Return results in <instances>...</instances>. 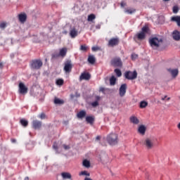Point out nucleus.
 I'll return each instance as SVG.
<instances>
[{
	"instance_id": "nucleus-1",
	"label": "nucleus",
	"mask_w": 180,
	"mask_h": 180,
	"mask_svg": "<svg viewBox=\"0 0 180 180\" xmlns=\"http://www.w3.org/2000/svg\"><path fill=\"white\" fill-rule=\"evenodd\" d=\"M141 143L146 150H153L155 147V140L151 137L146 138Z\"/></svg>"
},
{
	"instance_id": "nucleus-2",
	"label": "nucleus",
	"mask_w": 180,
	"mask_h": 180,
	"mask_svg": "<svg viewBox=\"0 0 180 180\" xmlns=\"http://www.w3.org/2000/svg\"><path fill=\"white\" fill-rule=\"evenodd\" d=\"M107 141L110 146H116L119 143L117 134L111 133L107 136Z\"/></svg>"
},
{
	"instance_id": "nucleus-3",
	"label": "nucleus",
	"mask_w": 180,
	"mask_h": 180,
	"mask_svg": "<svg viewBox=\"0 0 180 180\" xmlns=\"http://www.w3.org/2000/svg\"><path fill=\"white\" fill-rule=\"evenodd\" d=\"M149 44L153 49H158L162 44V39L158 37H152L149 39Z\"/></svg>"
},
{
	"instance_id": "nucleus-4",
	"label": "nucleus",
	"mask_w": 180,
	"mask_h": 180,
	"mask_svg": "<svg viewBox=\"0 0 180 180\" xmlns=\"http://www.w3.org/2000/svg\"><path fill=\"white\" fill-rule=\"evenodd\" d=\"M110 64L112 67H115V68H122L123 67V62H122V59L120 57L113 58L110 60Z\"/></svg>"
},
{
	"instance_id": "nucleus-5",
	"label": "nucleus",
	"mask_w": 180,
	"mask_h": 180,
	"mask_svg": "<svg viewBox=\"0 0 180 180\" xmlns=\"http://www.w3.org/2000/svg\"><path fill=\"white\" fill-rule=\"evenodd\" d=\"M30 65L32 70H40V68L43 67V62L40 59L33 60Z\"/></svg>"
},
{
	"instance_id": "nucleus-6",
	"label": "nucleus",
	"mask_w": 180,
	"mask_h": 180,
	"mask_svg": "<svg viewBox=\"0 0 180 180\" xmlns=\"http://www.w3.org/2000/svg\"><path fill=\"white\" fill-rule=\"evenodd\" d=\"M124 77L126 78V79H136V78H137V72L136 70H134V72H131L130 70L124 72Z\"/></svg>"
},
{
	"instance_id": "nucleus-7",
	"label": "nucleus",
	"mask_w": 180,
	"mask_h": 180,
	"mask_svg": "<svg viewBox=\"0 0 180 180\" xmlns=\"http://www.w3.org/2000/svg\"><path fill=\"white\" fill-rule=\"evenodd\" d=\"M119 43H120V39L117 37H112L110 39L108 43V47H116V46H119Z\"/></svg>"
},
{
	"instance_id": "nucleus-8",
	"label": "nucleus",
	"mask_w": 180,
	"mask_h": 180,
	"mask_svg": "<svg viewBox=\"0 0 180 180\" xmlns=\"http://www.w3.org/2000/svg\"><path fill=\"white\" fill-rule=\"evenodd\" d=\"M127 91V84H122L119 89L120 96H121V98H123V96L126 95Z\"/></svg>"
},
{
	"instance_id": "nucleus-9",
	"label": "nucleus",
	"mask_w": 180,
	"mask_h": 180,
	"mask_svg": "<svg viewBox=\"0 0 180 180\" xmlns=\"http://www.w3.org/2000/svg\"><path fill=\"white\" fill-rule=\"evenodd\" d=\"M18 86L20 94H22V95H25V94H27V87H26L25 84L20 82Z\"/></svg>"
},
{
	"instance_id": "nucleus-10",
	"label": "nucleus",
	"mask_w": 180,
	"mask_h": 180,
	"mask_svg": "<svg viewBox=\"0 0 180 180\" xmlns=\"http://www.w3.org/2000/svg\"><path fill=\"white\" fill-rule=\"evenodd\" d=\"M72 70V64L71 63V60H68L65 63L64 71L65 72H71Z\"/></svg>"
},
{
	"instance_id": "nucleus-11",
	"label": "nucleus",
	"mask_w": 180,
	"mask_h": 180,
	"mask_svg": "<svg viewBox=\"0 0 180 180\" xmlns=\"http://www.w3.org/2000/svg\"><path fill=\"white\" fill-rule=\"evenodd\" d=\"M84 79L85 81H89V79H91V75L89 72L82 73L79 77V80L82 81Z\"/></svg>"
},
{
	"instance_id": "nucleus-12",
	"label": "nucleus",
	"mask_w": 180,
	"mask_h": 180,
	"mask_svg": "<svg viewBox=\"0 0 180 180\" xmlns=\"http://www.w3.org/2000/svg\"><path fill=\"white\" fill-rule=\"evenodd\" d=\"M27 20V15L25 13H22L20 14H18V20L20 22V23H25L26 20Z\"/></svg>"
},
{
	"instance_id": "nucleus-13",
	"label": "nucleus",
	"mask_w": 180,
	"mask_h": 180,
	"mask_svg": "<svg viewBox=\"0 0 180 180\" xmlns=\"http://www.w3.org/2000/svg\"><path fill=\"white\" fill-rule=\"evenodd\" d=\"M172 37L174 40H176V41H179L180 40V32L178 30H174L172 32Z\"/></svg>"
},
{
	"instance_id": "nucleus-14",
	"label": "nucleus",
	"mask_w": 180,
	"mask_h": 180,
	"mask_svg": "<svg viewBox=\"0 0 180 180\" xmlns=\"http://www.w3.org/2000/svg\"><path fill=\"white\" fill-rule=\"evenodd\" d=\"M167 71L169 72H170V74H172V77H173V78H176V77H178V74H179V71H178V69H174V70H172V69H171V68H169V69H167Z\"/></svg>"
},
{
	"instance_id": "nucleus-15",
	"label": "nucleus",
	"mask_w": 180,
	"mask_h": 180,
	"mask_svg": "<svg viewBox=\"0 0 180 180\" xmlns=\"http://www.w3.org/2000/svg\"><path fill=\"white\" fill-rule=\"evenodd\" d=\"M32 127L35 129H40V127H41V122L39 120H34L32 122Z\"/></svg>"
},
{
	"instance_id": "nucleus-16",
	"label": "nucleus",
	"mask_w": 180,
	"mask_h": 180,
	"mask_svg": "<svg viewBox=\"0 0 180 180\" xmlns=\"http://www.w3.org/2000/svg\"><path fill=\"white\" fill-rule=\"evenodd\" d=\"M70 36L72 39H75L78 36V31L75 27L72 28L70 32Z\"/></svg>"
},
{
	"instance_id": "nucleus-17",
	"label": "nucleus",
	"mask_w": 180,
	"mask_h": 180,
	"mask_svg": "<svg viewBox=\"0 0 180 180\" xmlns=\"http://www.w3.org/2000/svg\"><path fill=\"white\" fill-rule=\"evenodd\" d=\"M129 120L131 123H133V124H139V123H140V120H139V118H137V117L134 115L131 116L129 117Z\"/></svg>"
},
{
	"instance_id": "nucleus-18",
	"label": "nucleus",
	"mask_w": 180,
	"mask_h": 180,
	"mask_svg": "<svg viewBox=\"0 0 180 180\" xmlns=\"http://www.w3.org/2000/svg\"><path fill=\"white\" fill-rule=\"evenodd\" d=\"M171 21L176 22L177 26L180 27V16L179 15L172 16L171 18Z\"/></svg>"
},
{
	"instance_id": "nucleus-19",
	"label": "nucleus",
	"mask_w": 180,
	"mask_h": 180,
	"mask_svg": "<svg viewBox=\"0 0 180 180\" xmlns=\"http://www.w3.org/2000/svg\"><path fill=\"white\" fill-rule=\"evenodd\" d=\"M146 130H147V129L144 125L139 126L138 129L139 134H141V136H144V134H146Z\"/></svg>"
},
{
	"instance_id": "nucleus-20",
	"label": "nucleus",
	"mask_w": 180,
	"mask_h": 180,
	"mask_svg": "<svg viewBox=\"0 0 180 180\" xmlns=\"http://www.w3.org/2000/svg\"><path fill=\"white\" fill-rule=\"evenodd\" d=\"M134 39H137L138 40H144V39H146V34L139 32L135 35Z\"/></svg>"
},
{
	"instance_id": "nucleus-21",
	"label": "nucleus",
	"mask_w": 180,
	"mask_h": 180,
	"mask_svg": "<svg viewBox=\"0 0 180 180\" xmlns=\"http://www.w3.org/2000/svg\"><path fill=\"white\" fill-rule=\"evenodd\" d=\"M61 176L63 179H72V176L69 172H62Z\"/></svg>"
},
{
	"instance_id": "nucleus-22",
	"label": "nucleus",
	"mask_w": 180,
	"mask_h": 180,
	"mask_svg": "<svg viewBox=\"0 0 180 180\" xmlns=\"http://www.w3.org/2000/svg\"><path fill=\"white\" fill-rule=\"evenodd\" d=\"M67 51H68L67 48H62L61 49H60V51H59L60 57H65V56H67Z\"/></svg>"
},
{
	"instance_id": "nucleus-23",
	"label": "nucleus",
	"mask_w": 180,
	"mask_h": 180,
	"mask_svg": "<svg viewBox=\"0 0 180 180\" xmlns=\"http://www.w3.org/2000/svg\"><path fill=\"white\" fill-rule=\"evenodd\" d=\"M77 116L79 119H82L86 116V112L85 110H81L77 113Z\"/></svg>"
},
{
	"instance_id": "nucleus-24",
	"label": "nucleus",
	"mask_w": 180,
	"mask_h": 180,
	"mask_svg": "<svg viewBox=\"0 0 180 180\" xmlns=\"http://www.w3.org/2000/svg\"><path fill=\"white\" fill-rule=\"evenodd\" d=\"M86 122L89 123V124H94V122H95V117L93 116H87L86 117Z\"/></svg>"
},
{
	"instance_id": "nucleus-25",
	"label": "nucleus",
	"mask_w": 180,
	"mask_h": 180,
	"mask_svg": "<svg viewBox=\"0 0 180 180\" xmlns=\"http://www.w3.org/2000/svg\"><path fill=\"white\" fill-rule=\"evenodd\" d=\"M125 13H128L129 15H132V13H136L135 8H127L124 10Z\"/></svg>"
},
{
	"instance_id": "nucleus-26",
	"label": "nucleus",
	"mask_w": 180,
	"mask_h": 180,
	"mask_svg": "<svg viewBox=\"0 0 180 180\" xmlns=\"http://www.w3.org/2000/svg\"><path fill=\"white\" fill-rule=\"evenodd\" d=\"M95 57L92 55L89 56L88 58V62L89 63V64H95Z\"/></svg>"
},
{
	"instance_id": "nucleus-27",
	"label": "nucleus",
	"mask_w": 180,
	"mask_h": 180,
	"mask_svg": "<svg viewBox=\"0 0 180 180\" xmlns=\"http://www.w3.org/2000/svg\"><path fill=\"white\" fill-rule=\"evenodd\" d=\"M147 106H148V103H147L146 101H141L140 103L139 107L141 108V109H144V108H147Z\"/></svg>"
},
{
	"instance_id": "nucleus-28",
	"label": "nucleus",
	"mask_w": 180,
	"mask_h": 180,
	"mask_svg": "<svg viewBox=\"0 0 180 180\" xmlns=\"http://www.w3.org/2000/svg\"><path fill=\"white\" fill-rule=\"evenodd\" d=\"M20 124H22V126H23L24 127H27V125L29 124V122H27V120H20Z\"/></svg>"
},
{
	"instance_id": "nucleus-29",
	"label": "nucleus",
	"mask_w": 180,
	"mask_h": 180,
	"mask_svg": "<svg viewBox=\"0 0 180 180\" xmlns=\"http://www.w3.org/2000/svg\"><path fill=\"white\" fill-rule=\"evenodd\" d=\"M83 165L86 168H89V167H91V162H89V160H83Z\"/></svg>"
},
{
	"instance_id": "nucleus-30",
	"label": "nucleus",
	"mask_w": 180,
	"mask_h": 180,
	"mask_svg": "<svg viewBox=\"0 0 180 180\" xmlns=\"http://www.w3.org/2000/svg\"><path fill=\"white\" fill-rule=\"evenodd\" d=\"M110 85H116V77L115 76L110 78Z\"/></svg>"
},
{
	"instance_id": "nucleus-31",
	"label": "nucleus",
	"mask_w": 180,
	"mask_h": 180,
	"mask_svg": "<svg viewBox=\"0 0 180 180\" xmlns=\"http://www.w3.org/2000/svg\"><path fill=\"white\" fill-rule=\"evenodd\" d=\"M96 16L95 15V14H90L89 15H88V20L89 22H92V20L96 19Z\"/></svg>"
},
{
	"instance_id": "nucleus-32",
	"label": "nucleus",
	"mask_w": 180,
	"mask_h": 180,
	"mask_svg": "<svg viewBox=\"0 0 180 180\" xmlns=\"http://www.w3.org/2000/svg\"><path fill=\"white\" fill-rule=\"evenodd\" d=\"M56 85H59L61 86L62 85H64V79H58L56 80Z\"/></svg>"
},
{
	"instance_id": "nucleus-33",
	"label": "nucleus",
	"mask_w": 180,
	"mask_h": 180,
	"mask_svg": "<svg viewBox=\"0 0 180 180\" xmlns=\"http://www.w3.org/2000/svg\"><path fill=\"white\" fill-rule=\"evenodd\" d=\"M54 103H56V105H61L64 103V101H63V100H60L59 98H56L54 100Z\"/></svg>"
},
{
	"instance_id": "nucleus-34",
	"label": "nucleus",
	"mask_w": 180,
	"mask_h": 180,
	"mask_svg": "<svg viewBox=\"0 0 180 180\" xmlns=\"http://www.w3.org/2000/svg\"><path fill=\"white\" fill-rule=\"evenodd\" d=\"M80 50L81 51H84V53H86V51H88V46H86V45H81Z\"/></svg>"
},
{
	"instance_id": "nucleus-35",
	"label": "nucleus",
	"mask_w": 180,
	"mask_h": 180,
	"mask_svg": "<svg viewBox=\"0 0 180 180\" xmlns=\"http://www.w3.org/2000/svg\"><path fill=\"white\" fill-rule=\"evenodd\" d=\"M114 72H115L117 77H122V71L120 69H115Z\"/></svg>"
},
{
	"instance_id": "nucleus-36",
	"label": "nucleus",
	"mask_w": 180,
	"mask_h": 180,
	"mask_svg": "<svg viewBox=\"0 0 180 180\" xmlns=\"http://www.w3.org/2000/svg\"><path fill=\"white\" fill-rule=\"evenodd\" d=\"M141 33H144L146 34V33H148V27L145 26L141 29Z\"/></svg>"
},
{
	"instance_id": "nucleus-37",
	"label": "nucleus",
	"mask_w": 180,
	"mask_h": 180,
	"mask_svg": "<svg viewBox=\"0 0 180 180\" xmlns=\"http://www.w3.org/2000/svg\"><path fill=\"white\" fill-rule=\"evenodd\" d=\"M79 175L81 176L82 175H86V176H89L91 174L89 173H88V172L86 171H82L81 172Z\"/></svg>"
},
{
	"instance_id": "nucleus-38",
	"label": "nucleus",
	"mask_w": 180,
	"mask_h": 180,
	"mask_svg": "<svg viewBox=\"0 0 180 180\" xmlns=\"http://www.w3.org/2000/svg\"><path fill=\"white\" fill-rule=\"evenodd\" d=\"M5 27H6V22H3L0 23V29H5Z\"/></svg>"
},
{
	"instance_id": "nucleus-39",
	"label": "nucleus",
	"mask_w": 180,
	"mask_h": 180,
	"mask_svg": "<svg viewBox=\"0 0 180 180\" xmlns=\"http://www.w3.org/2000/svg\"><path fill=\"white\" fill-rule=\"evenodd\" d=\"M91 106H93V108H96V106H99V103L98 101H94L91 103Z\"/></svg>"
},
{
	"instance_id": "nucleus-40",
	"label": "nucleus",
	"mask_w": 180,
	"mask_h": 180,
	"mask_svg": "<svg viewBox=\"0 0 180 180\" xmlns=\"http://www.w3.org/2000/svg\"><path fill=\"white\" fill-rule=\"evenodd\" d=\"M179 11V8H178V6L173 7V13H178Z\"/></svg>"
},
{
	"instance_id": "nucleus-41",
	"label": "nucleus",
	"mask_w": 180,
	"mask_h": 180,
	"mask_svg": "<svg viewBox=\"0 0 180 180\" xmlns=\"http://www.w3.org/2000/svg\"><path fill=\"white\" fill-rule=\"evenodd\" d=\"M58 57H60V53L52 54V58H58Z\"/></svg>"
},
{
	"instance_id": "nucleus-42",
	"label": "nucleus",
	"mask_w": 180,
	"mask_h": 180,
	"mask_svg": "<svg viewBox=\"0 0 180 180\" xmlns=\"http://www.w3.org/2000/svg\"><path fill=\"white\" fill-rule=\"evenodd\" d=\"M138 57L139 56H137V54L133 53L131 55V60H136Z\"/></svg>"
},
{
	"instance_id": "nucleus-43",
	"label": "nucleus",
	"mask_w": 180,
	"mask_h": 180,
	"mask_svg": "<svg viewBox=\"0 0 180 180\" xmlns=\"http://www.w3.org/2000/svg\"><path fill=\"white\" fill-rule=\"evenodd\" d=\"M91 50H92V51H98V50H99V47H98V46H93L91 48Z\"/></svg>"
},
{
	"instance_id": "nucleus-44",
	"label": "nucleus",
	"mask_w": 180,
	"mask_h": 180,
	"mask_svg": "<svg viewBox=\"0 0 180 180\" xmlns=\"http://www.w3.org/2000/svg\"><path fill=\"white\" fill-rule=\"evenodd\" d=\"M39 117L40 119H46V114H44V112L41 113Z\"/></svg>"
},
{
	"instance_id": "nucleus-45",
	"label": "nucleus",
	"mask_w": 180,
	"mask_h": 180,
	"mask_svg": "<svg viewBox=\"0 0 180 180\" xmlns=\"http://www.w3.org/2000/svg\"><path fill=\"white\" fill-rule=\"evenodd\" d=\"M105 88L104 87H100L99 88V92H103V94H105Z\"/></svg>"
},
{
	"instance_id": "nucleus-46",
	"label": "nucleus",
	"mask_w": 180,
	"mask_h": 180,
	"mask_svg": "<svg viewBox=\"0 0 180 180\" xmlns=\"http://www.w3.org/2000/svg\"><path fill=\"white\" fill-rule=\"evenodd\" d=\"M63 148H65V150H70V146L64 144Z\"/></svg>"
},
{
	"instance_id": "nucleus-47",
	"label": "nucleus",
	"mask_w": 180,
	"mask_h": 180,
	"mask_svg": "<svg viewBox=\"0 0 180 180\" xmlns=\"http://www.w3.org/2000/svg\"><path fill=\"white\" fill-rule=\"evenodd\" d=\"M120 5H121V8H124V6H126V3H124V1H122Z\"/></svg>"
},
{
	"instance_id": "nucleus-48",
	"label": "nucleus",
	"mask_w": 180,
	"mask_h": 180,
	"mask_svg": "<svg viewBox=\"0 0 180 180\" xmlns=\"http://www.w3.org/2000/svg\"><path fill=\"white\" fill-rule=\"evenodd\" d=\"M53 148H54V150H58V147L57 146L56 144L53 145Z\"/></svg>"
},
{
	"instance_id": "nucleus-49",
	"label": "nucleus",
	"mask_w": 180,
	"mask_h": 180,
	"mask_svg": "<svg viewBox=\"0 0 180 180\" xmlns=\"http://www.w3.org/2000/svg\"><path fill=\"white\" fill-rule=\"evenodd\" d=\"M0 68H4V63H0Z\"/></svg>"
},
{
	"instance_id": "nucleus-50",
	"label": "nucleus",
	"mask_w": 180,
	"mask_h": 180,
	"mask_svg": "<svg viewBox=\"0 0 180 180\" xmlns=\"http://www.w3.org/2000/svg\"><path fill=\"white\" fill-rule=\"evenodd\" d=\"M11 142H13V143H16V139H11Z\"/></svg>"
},
{
	"instance_id": "nucleus-51",
	"label": "nucleus",
	"mask_w": 180,
	"mask_h": 180,
	"mask_svg": "<svg viewBox=\"0 0 180 180\" xmlns=\"http://www.w3.org/2000/svg\"><path fill=\"white\" fill-rule=\"evenodd\" d=\"M96 140H101V136H96Z\"/></svg>"
},
{
	"instance_id": "nucleus-52",
	"label": "nucleus",
	"mask_w": 180,
	"mask_h": 180,
	"mask_svg": "<svg viewBox=\"0 0 180 180\" xmlns=\"http://www.w3.org/2000/svg\"><path fill=\"white\" fill-rule=\"evenodd\" d=\"M84 180H92V179H91V178H89V177H86V178L84 179Z\"/></svg>"
},
{
	"instance_id": "nucleus-53",
	"label": "nucleus",
	"mask_w": 180,
	"mask_h": 180,
	"mask_svg": "<svg viewBox=\"0 0 180 180\" xmlns=\"http://www.w3.org/2000/svg\"><path fill=\"white\" fill-rule=\"evenodd\" d=\"M177 129H179V130H180V122L177 124Z\"/></svg>"
},
{
	"instance_id": "nucleus-54",
	"label": "nucleus",
	"mask_w": 180,
	"mask_h": 180,
	"mask_svg": "<svg viewBox=\"0 0 180 180\" xmlns=\"http://www.w3.org/2000/svg\"><path fill=\"white\" fill-rule=\"evenodd\" d=\"M166 98H167V96H165L163 98H162V101H165Z\"/></svg>"
},
{
	"instance_id": "nucleus-55",
	"label": "nucleus",
	"mask_w": 180,
	"mask_h": 180,
	"mask_svg": "<svg viewBox=\"0 0 180 180\" xmlns=\"http://www.w3.org/2000/svg\"><path fill=\"white\" fill-rule=\"evenodd\" d=\"M63 33V34H67L68 33V32L64 31Z\"/></svg>"
},
{
	"instance_id": "nucleus-56",
	"label": "nucleus",
	"mask_w": 180,
	"mask_h": 180,
	"mask_svg": "<svg viewBox=\"0 0 180 180\" xmlns=\"http://www.w3.org/2000/svg\"><path fill=\"white\" fill-rule=\"evenodd\" d=\"M96 99L97 101H99V99H101V97H99L98 96H96Z\"/></svg>"
},
{
	"instance_id": "nucleus-57",
	"label": "nucleus",
	"mask_w": 180,
	"mask_h": 180,
	"mask_svg": "<svg viewBox=\"0 0 180 180\" xmlns=\"http://www.w3.org/2000/svg\"><path fill=\"white\" fill-rule=\"evenodd\" d=\"M30 179H29V176H26L25 179H24V180H29Z\"/></svg>"
},
{
	"instance_id": "nucleus-58",
	"label": "nucleus",
	"mask_w": 180,
	"mask_h": 180,
	"mask_svg": "<svg viewBox=\"0 0 180 180\" xmlns=\"http://www.w3.org/2000/svg\"><path fill=\"white\" fill-rule=\"evenodd\" d=\"M170 99H171V98H169V97L167 98V101H170Z\"/></svg>"
}]
</instances>
